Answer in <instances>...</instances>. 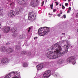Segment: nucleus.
I'll return each instance as SVG.
<instances>
[{
	"label": "nucleus",
	"instance_id": "obj_1",
	"mask_svg": "<svg viewBox=\"0 0 78 78\" xmlns=\"http://www.w3.org/2000/svg\"><path fill=\"white\" fill-rule=\"evenodd\" d=\"M63 43H66L67 45H65L64 47L65 48L63 51L60 52L62 50V47H61V42H57L56 44H55L52 45L50 49H51L52 51H49L46 54V56L47 58L49 59H55L58 58H59V56H63L65 53H67L68 52V49L69 48V47L70 46V42H68L67 43L66 41H63Z\"/></svg>",
	"mask_w": 78,
	"mask_h": 78
},
{
	"label": "nucleus",
	"instance_id": "obj_2",
	"mask_svg": "<svg viewBox=\"0 0 78 78\" xmlns=\"http://www.w3.org/2000/svg\"><path fill=\"white\" fill-rule=\"evenodd\" d=\"M50 29L47 28V27H41L38 30V34L40 36H44L45 35L48 34V33L50 32Z\"/></svg>",
	"mask_w": 78,
	"mask_h": 78
},
{
	"label": "nucleus",
	"instance_id": "obj_3",
	"mask_svg": "<svg viewBox=\"0 0 78 78\" xmlns=\"http://www.w3.org/2000/svg\"><path fill=\"white\" fill-rule=\"evenodd\" d=\"M19 75V73L17 72H11L9 74L4 78H19L17 76Z\"/></svg>",
	"mask_w": 78,
	"mask_h": 78
},
{
	"label": "nucleus",
	"instance_id": "obj_4",
	"mask_svg": "<svg viewBox=\"0 0 78 78\" xmlns=\"http://www.w3.org/2000/svg\"><path fill=\"white\" fill-rule=\"evenodd\" d=\"M36 17V14L33 12H30L29 13L28 19L32 21H34Z\"/></svg>",
	"mask_w": 78,
	"mask_h": 78
},
{
	"label": "nucleus",
	"instance_id": "obj_5",
	"mask_svg": "<svg viewBox=\"0 0 78 78\" xmlns=\"http://www.w3.org/2000/svg\"><path fill=\"white\" fill-rule=\"evenodd\" d=\"M39 3V2L37 0H32L30 2V5L32 7L36 8V7L38 6Z\"/></svg>",
	"mask_w": 78,
	"mask_h": 78
},
{
	"label": "nucleus",
	"instance_id": "obj_6",
	"mask_svg": "<svg viewBox=\"0 0 78 78\" xmlns=\"http://www.w3.org/2000/svg\"><path fill=\"white\" fill-rule=\"evenodd\" d=\"M51 74V71L50 70L46 71L44 72L43 76V78H48Z\"/></svg>",
	"mask_w": 78,
	"mask_h": 78
},
{
	"label": "nucleus",
	"instance_id": "obj_7",
	"mask_svg": "<svg viewBox=\"0 0 78 78\" xmlns=\"http://www.w3.org/2000/svg\"><path fill=\"white\" fill-rule=\"evenodd\" d=\"M74 59L75 57L73 56L69 57L67 59V62L68 63L72 62L73 64L74 65V64H75V63H76V61L74 60Z\"/></svg>",
	"mask_w": 78,
	"mask_h": 78
},
{
	"label": "nucleus",
	"instance_id": "obj_8",
	"mask_svg": "<svg viewBox=\"0 0 78 78\" xmlns=\"http://www.w3.org/2000/svg\"><path fill=\"white\" fill-rule=\"evenodd\" d=\"M8 63H9V60L8 58H5L0 60V64H7Z\"/></svg>",
	"mask_w": 78,
	"mask_h": 78
},
{
	"label": "nucleus",
	"instance_id": "obj_9",
	"mask_svg": "<svg viewBox=\"0 0 78 78\" xmlns=\"http://www.w3.org/2000/svg\"><path fill=\"white\" fill-rule=\"evenodd\" d=\"M10 27H6L3 28V31L4 33H8L10 31Z\"/></svg>",
	"mask_w": 78,
	"mask_h": 78
},
{
	"label": "nucleus",
	"instance_id": "obj_10",
	"mask_svg": "<svg viewBox=\"0 0 78 78\" xmlns=\"http://www.w3.org/2000/svg\"><path fill=\"white\" fill-rule=\"evenodd\" d=\"M8 15L10 17H13L15 16L16 13H15V12L11 10L8 12Z\"/></svg>",
	"mask_w": 78,
	"mask_h": 78
},
{
	"label": "nucleus",
	"instance_id": "obj_11",
	"mask_svg": "<svg viewBox=\"0 0 78 78\" xmlns=\"http://www.w3.org/2000/svg\"><path fill=\"white\" fill-rule=\"evenodd\" d=\"M15 11L16 12V14L17 15H18L20 13V12L23 11V9L20 7H19L16 8L15 9Z\"/></svg>",
	"mask_w": 78,
	"mask_h": 78
},
{
	"label": "nucleus",
	"instance_id": "obj_12",
	"mask_svg": "<svg viewBox=\"0 0 78 78\" xmlns=\"http://www.w3.org/2000/svg\"><path fill=\"white\" fill-rule=\"evenodd\" d=\"M18 3L20 5H23L26 3V0H19Z\"/></svg>",
	"mask_w": 78,
	"mask_h": 78
},
{
	"label": "nucleus",
	"instance_id": "obj_13",
	"mask_svg": "<svg viewBox=\"0 0 78 78\" xmlns=\"http://www.w3.org/2000/svg\"><path fill=\"white\" fill-rule=\"evenodd\" d=\"M44 64H41L40 65H38L37 66V70H41V69H42L43 67H44Z\"/></svg>",
	"mask_w": 78,
	"mask_h": 78
},
{
	"label": "nucleus",
	"instance_id": "obj_14",
	"mask_svg": "<svg viewBox=\"0 0 78 78\" xmlns=\"http://www.w3.org/2000/svg\"><path fill=\"white\" fill-rule=\"evenodd\" d=\"M13 50L12 48H9L7 49L6 52L8 54L9 53H11L12 52Z\"/></svg>",
	"mask_w": 78,
	"mask_h": 78
},
{
	"label": "nucleus",
	"instance_id": "obj_15",
	"mask_svg": "<svg viewBox=\"0 0 78 78\" xmlns=\"http://www.w3.org/2000/svg\"><path fill=\"white\" fill-rule=\"evenodd\" d=\"M3 8H0V16H3Z\"/></svg>",
	"mask_w": 78,
	"mask_h": 78
},
{
	"label": "nucleus",
	"instance_id": "obj_16",
	"mask_svg": "<svg viewBox=\"0 0 78 78\" xmlns=\"http://www.w3.org/2000/svg\"><path fill=\"white\" fill-rule=\"evenodd\" d=\"M11 31L12 32L16 33L17 32V29L16 28L13 27L12 28Z\"/></svg>",
	"mask_w": 78,
	"mask_h": 78
},
{
	"label": "nucleus",
	"instance_id": "obj_17",
	"mask_svg": "<svg viewBox=\"0 0 78 78\" xmlns=\"http://www.w3.org/2000/svg\"><path fill=\"white\" fill-rule=\"evenodd\" d=\"M6 50L5 49V47H2L1 48V51L2 52H3V51H5Z\"/></svg>",
	"mask_w": 78,
	"mask_h": 78
},
{
	"label": "nucleus",
	"instance_id": "obj_18",
	"mask_svg": "<svg viewBox=\"0 0 78 78\" xmlns=\"http://www.w3.org/2000/svg\"><path fill=\"white\" fill-rule=\"evenodd\" d=\"M63 62V60L62 59H59L58 61V64H61Z\"/></svg>",
	"mask_w": 78,
	"mask_h": 78
},
{
	"label": "nucleus",
	"instance_id": "obj_19",
	"mask_svg": "<svg viewBox=\"0 0 78 78\" xmlns=\"http://www.w3.org/2000/svg\"><path fill=\"white\" fill-rule=\"evenodd\" d=\"M10 6H11L13 8V7H14V6H15V4L14 2H10Z\"/></svg>",
	"mask_w": 78,
	"mask_h": 78
},
{
	"label": "nucleus",
	"instance_id": "obj_20",
	"mask_svg": "<svg viewBox=\"0 0 78 78\" xmlns=\"http://www.w3.org/2000/svg\"><path fill=\"white\" fill-rule=\"evenodd\" d=\"M28 65L27 63H24L23 64V67H28Z\"/></svg>",
	"mask_w": 78,
	"mask_h": 78
},
{
	"label": "nucleus",
	"instance_id": "obj_21",
	"mask_svg": "<svg viewBox=\"0 0 78 78\" xmlns=\"http://www.w3.org/2000/svg\"><path fill=\"white\" fill-rule=\"evenodd\" d=\"M21 47L20 46H16L15 47V48L16 50H19L20 48Z\"/></svg>",
	"mask_w": 78,
	"mask_h": 78
},
{
	"label": "nucleus",
	"instance_id": "obj_22",
	"mask_svg": "<svg viewBox=\"0 0 78 78\" xmlns=\"http://www.w3.org/2000/svg\"><path fill=\"white\" fill-rule=\"evenodd\" d=\"M21 54H22V55H25L26 54H27V51H23L21 52Z\"/></svg>",
	"mask_w": 78,
	"mask_h": 78
},
{
	"label": "nucleus",
	"instance_id": "obj_23",
	"mask_svg": "<svg viewBox=\"0 0 78 78\" xmlns=\"http://www.w3.org/2000/svg\"><path fill=\"white\" fill-rule=\"evenodd\" d=\"M19 38L20 39H23L24 38V35H20L19 36Z\"/></svg>",
	"mask_w": 78,
	"mask_h": 78
},
{
	"label": "nucleus",
	"instance_id": "obj_24",
	"mask_svg": "<svg viewBox=\"0 0 78 78\" xmlns=\"http://www.w3.org/2000/svg\"><path fill=\"white\" fill-rule=\"evenodd\" d=\"M12 36L13 37H16L17 36V34L14 33L12 35Z\"/></svg>",
	"mask_w": 78,
	"mask_h": 78
},
{
	"label": "nucleus",
	"instance_id": "obj_25",
	"mask_svg": "<svg viewBox=\"0 0 78 78\" xmlns=\"http://www.w3.org/2000/svg\"><path fill=\"white\" fill-rule=\"evenodd\" d=\"M53 76H56V77H57L58 76V74L57 73V74H56L55 73H53L52 74Z\"/></svg>",
	"mask_w": 78,
	"mask_h": 78
},
{
	"label": "nucleus",
	"instance_id": "obj_26",
	"mask_svg": "<svg viewBox=\"0 0 78 78\" xmlns=\"http://www.w3.org/2000/svg\"><path fill=\"white\" fill-rule=\"evenodd\" d=\"M31 27H30L28 28L27 30H28V33H29L30 31V30H31Z\"/></svg>",
	"mask_w": 78,
	"mask_h": 78
},
{
	"label": "nucleus",
	"instance_id": "obj_27",
	"mask_svg": "<svg viewBox=\"0 0 78 78\" xmlns=\"http://www.w3.org/2000/svg\"><path fill=\"white\" fill-rule=\"evenodd\" d=\"M53 3H52L51 5H50V7L51 8V9H53Z\"/></svg>",
	"mask_w": 78,
	"mask_h": 78
},
{
	"label": "nucleus",
	"instance_id": "obj_28",
	"mask_svg": "<svg viewBox=\"0 0 78 78\" xmlns=\"http://www.w3.org/2000/svg\"><path fill=\"white\" fill-rule=\"evenodd\" d=\"M62 9H64L65 8V7L64 6V5H62Z\"/></svg>",
	"mask_w": 78,
	"mask_h": 78
},
{
	"label": "nucleus",
	"instance_id": "obj_29",
	"mask_svg": "<svg viewBox=\"0 0 78 78\" xmlns=\"http://www.w3.org/2000/svg\"><path fill=\"white\" fill-rule=\"evenodd\" d=\"M10 43L9 42H7L6 43V45H9Z\"/></svg>",
	"mask_w": 78,
	"mask_h": 78
},
{
	"label": "nucleus",
	"instance_id": "obj_30",
	"mask_svg": "<svg viewBox=\"0 0 78 78\" xmlns=\"http://www.w3.org/2000/svg\"><path fill=\"white\" fill-rule=\"evenodd\" d=\"M63 18H64V19H66V16L65 15H63Z\"/></svg>",
	"mask_w": 78,
	"mask_h": 78
},
{
	"label": "nucleus",
	"instance_id": "obj_31",
	"mask_svg": "<svg viewBox=\"0 0 78 78\" xmlns=\"http://www.w3.org/2000/svg\"><path fill=\"white\" fill-rule=\"evenodd\" d=\"M55 3H56V6H58L59 4L58 3V2H55Z\"/></svg>",
	"mask_w": 78,
	"mask_h": 78
},
{
	"label": "nucleus",
	"instance_id": "obj_32",
	"mask_svg": "<svg viewBox=\"0 0 78 78\" xmlns=\"http://www.w3.org/2000/svg\"><path fill=\"white\" fill-rule=\"evenodd\" d=\"M56 9H54L53 10V12H56Z\"/></svg>",
	"mask_w": 78,
	"mask_h": 78
},
{
	"label": "nucleus",
	"instance_id": "obj_33",
	"mask_svg": "<svg viewBox=\"0 0 78 78\" xmlns=\"http://www.w3.org/2000/svg\"><path fill=\"white\" fill-rule=\"evenodd\" d=\"M65 5L66 6H68V3H66Z\"/></svg>",
	"mask_w": 78,
	"mask_h": 78
},
{
	"label": "nucleus",
	"instance_id": "obj_34",
	"mask_svg": "<svg viewBox=\"0 0 78 78\" xmlns=\"http://www.w3.org/2000/svg\"><path fill=\"white\" fill-rule=\"evenodd\" d=\"M69 11H71V7H69Z\"/></svg>",
	"mask_w": 78,
	"mask_h": 78
},
{
	"label": "nucleus",
	"instance_id": "obj_35",
	"mask_svg": "<svg viewBox=\"0 0 78 78\" xmlns=\"http://www.w3.org/2000/svg\"><path fill=\"white\" fill-rule=\"evenodd\" d=\"M57 16L58 17H60L61 16V15L60 14H58L57 15Z\"/></svg>",
	"mask_w": 78,
	"mask_h": 78
},
{
	"label": "nucleus",
	"instance_id": "obj_36",
	"mask_svg": "<svg viewBox=\"0 0 78 78\" xmlns=\"http://www.w3.org/2000/svg\"><path fill=\"white\" fill-rule=\"evenodd\" d=\"M62 35L63 34L64 36H66V34L65 33H62Z\"/></svg>",
	"mask_w": 78,
	"mask_h": 78
},
{
	"label": "nucleus",
	"instance_id": "obj_37",
	"mask_svg": "<svg viewBox=\"0 0 78 78\" xmlns=\"http://www.w3.org/2000/svg\"><path fill=\"white\" fill-rule=\"evenodd\" d=\"M68 39H70V37L69 36H68Z\"/></svg>",
	"mask_w": 78,
	"mask_h": 78
},
{
	"label": "nucleus",
	"instance_id": "obj_38",
	"mask_svg": "<svg viewBox=\"0 0 78 78\" xmlns=\"http://www.w3.org/2000/svg\"><path fill=\"white\" fill-rule=\"evenodd\" d=\"M34 39V40H35V39H37V37H35Z\"/></svg>",
	"mask_w": 78,
	"mask_h": 78
},
{
	"label": "nucleus",
	"instance_id": "obj_39",
	"mask_svg": "<svg viewBox=\"0 0 78 78\" xmlns=\"http://www.w3.org/2000/svg\"><path fill=\"white\" fill-rule=\"evenodd\" d=\"M70 12V11H69V10H68L67 11V13H69Z\"/></svg>",
	"mask_w": 78,
	"mask_h": 78
},
{
	"label": "nucleus",
	"instance_id": "obj_40",
	"mask_svg": "<svg viewBox=\"0 0 78 78\" xmlns=\"http://www.w3.org/2000/svg\"><path fill=\"white\" fill-rule=\"evenodd\" d=\"M60 14H62V12L61 11H60Z\"/></svg>",
	"mask_w": 78,
	"mask_h": 78
},
{
	"label": "nucleus",
	"instance_id": "obj_41",
	"mask_svg": "<svg viewBox=\"0 0 78 78\" xmlns=\"http://www.w3.org/2000/svg\"><path fill=\"white\" fill-rule=\"evenodd\" d=\"M2 27V25H1V24L0 23V28H1Z\"/></svg>",
	"mask_w": 78,
	"mask_h": 78
},
{
	"label": "nucleus",
	"instance_id": "obj_42",
	"mask_svg": "<svg viewBox=\"0 0 78 78\" xmlns=\"http://www.w3.org/2000/svg\"><path fill=\"white\" fill-rule=\"evenodd\" d=\"M28 54L29 55H31V53L30 52V53H29Z\"/></svg>",
	"mask_w": 78,
	"mask_h": 78
},
{
	"label": "nucleus",
	"instance_id": "obj_43",
	"mask_svg": "<svg viewBox=\"0 0 78 78\" xmlns=\"http://www.w3.org/2000/svg\"><path fill=\"white\" fill-rule=\"evenodd\" d=\"M42 3H43V4H44V1H43L42 2Z\"/></svg>",
	"mask_w": 78,
	"mask_h": 78
},
{
	"label": "nucleus",
	"instance_id": "obj_44",
	"mask_svg": "<svg viewBox=\"0 0 78 78\" xmlns=\"http://www.w3.org/2000/svg\"><path fill=\"white\" fill-rule=\"evenodd\" d=\"M2 37V35L0 34V39H1V37Z\"/></svg>",
	"mask_w": 78,
	"mask_h": 78
},
{
	"label": "nucleus",
	"instance_id": "obj_45",
	"mask_svg": "<svg viewBox=\"0 0 78 78\" xmlns=\"http://www.w3.org/2000/svg\"><path fill=\"white\" fill-rule=\"evenodd\" d=\"M62 5L61 4H59V6H61V5Z\"/></svg>",
	"mask_w": 78,
	"mask_h": 78
},
{
	"label": "nucleus",
	"instance_id": "obj_46",
	"mask_svg": "<svg viewBox=\"0 0 78 78\" xmlns=\"http://www.w3.org/2000/svg\"><path fill=\"white\" fill-rule=\"evenodd\" d=\"M61 18H62V19H63V18H64L63 16H62Z\"/></svg>",
	"mask_w": 78,
	"mask_h": 78
},
{
	"label": "nucleus",
	"instance_id": "obj_47",
	"mask_svg": "<svg viewBox=\"0 0 78 78\" xmlns=\"http://www.w3.org/2000/svg\"><path fill=\"white\" fill-rule=\"evenodd\" d=\"M71 0H68V2H70V1H71Z\"/></svg>",
	"mask_w": 78,
	"mask_h": 78
},
{
	"label": "nucleus",
	"instance_id": "obj_48",
	"mask_svg": "<svg viewBox=\"0 0 78 78\" xmlns=\"http://www.w3.org/2000/svg\"><path fill=\"white\" fill-rule=\"evenodd\" d=\"M65 2H66L67 0H63Z\"/></svg>",
	"mask_w": 78,
	"mask_h": 78
},
{
	"label": "nucleus",
	"instance_id": "obj_49",
	"mask_svg": "<svg viewBox=\"0 0 78 78\" xmlns=\"http://www.w3.org/2000/svg\"><path fill=\"white\" fill-rule=\"evenodd\" d=\"M49 63L50 64H51V62H49Z\"/></svg>",
	"mask_w": 78,
	"mask_h": 78
},
{
	"label": "nucleus",
	"instance_id": "obj_50",
	"mask_svg": "<svg viewBox=\"0 0 78 78\" xmlns=\"http://www.w3.org/2000/svg\"><path fill=\"white\" fill-rule=\"evenodd\" d=\"M42 6H44V5L43 4H42V5H41Z\"/></svg>",
	"mask_w": 78,
	"mask_h": 78
},
{
	"label": "nucleus",
	"instance_id": "obj_51",
	"mask_svg": "<svg viewBox=\"0 0 78 78\" xmlns=\"http://www.w3.org/2000/svg\"><path fill=\"white\" fill-rule=\"evenodd\" d=\"M51 16H52V15H53V14H51Z\"/></svg>",
	"mask_w": 78,
	"mask_h": 78
},
{
	"label": "nucleus",
	"instance_id": "obj_52",
	"mask_svg": "<svg viewBox=\"0 0 78 78\" xmlns=\"http://www.w3.org/2000/svg\"><path fill=\"white\" fill-rule=\"evenodd\" d=\"M50 13H49V15H50Z\"/></svg>",
	"mask_w": 78,
	"mask_h": 78
},
{
	"label": "nucleus",
	"instance_id": "obj_53",
	"mask_svg": "<svg viewBox=\"0 0 78 78\" xmlns=\"http://www.w3.org/2000/svg\"><path fill=\"white\" fill-rule=\"evenodd\" d=\"M55 2L56 1V0H54Z\"/></svg>",
	"mask_w": 78,
	"mask_h": 78
}]
</instances>
